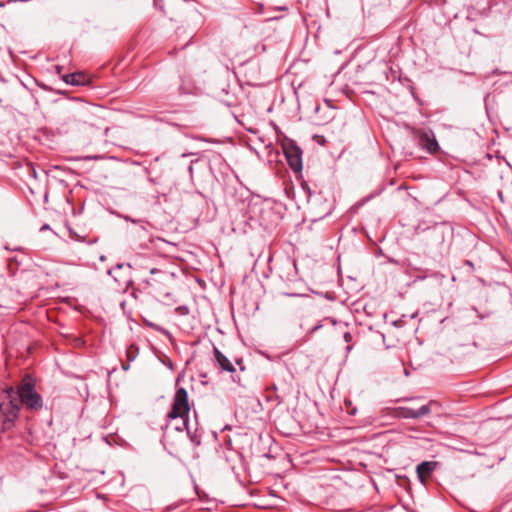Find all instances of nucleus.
<instances>
[{
    "label": "nucleus",
    "mask_w": 512,
    "mask_h": 512,
    "mask_svg": "<svg viewBox=\"0 0 512 512\" xmlns=\"http://www.w3.org/2000/svg\"><path fill=\"white\" fill-rule=\"evenodd\" d=\"M108 274L114 279L120 288L124 291L128 289V274L124 270L123 264H117L108 271Z\"/></svg>",
    "instance_id": "nucleus-6"
},
{
    "label": "nucleus",
    "mask_w": 512,
    "mask_h": 512,
    "mask_svg": "<svg viewBox=\"0 0 512 512\" xmlns=\"http://www.w3.org/2000/svg\"><path fill=\"white\" fill-rule=\"evenodd\" d=\"M232 379H233L234 382H238V383L240 382V379L236 378L234 375H232Z\"/></svg>",
    "instance_id": "nucleus-23"
},
{
    "label": "nucleus",
    "mask_w": 512,
    "mask_h": 512,
    "mask_svg": "<svg viewBox=\"0 0 512 512\" xmlns=\"http://www.w3.org/2000/svg\"><path fill=\"white\" fill-rule=\"evenodd\" d=\"M351 350H352V346L348 345V346L346 347V351H347V352H350Z\"/></svg>",
    "instance_id": "nucleus-24"
},
{
    "label": "nucleus",
    "mask_w": 512,
    "mask_h": 512,
    "mask_svg": "<svg viewBox=\"0 0 512 512\" xmlns=\"http://www.w3.org/2000/svg\"><path fill=\"white\" fill-rule=\"evenodd\" d=\"M419 145L431 154L438 152L440 149L438 141L432 131H422L419 134Z\"/></svg>",
    "instance_id": "nucleus-5"
},
{
    "label": "nucleus",
    "mask_w": 512,
    "mask_h": 512,
    "mask_svg": "<svg viewBox=\"0 0 512 512\" xmlns=\"http://www.w3.org/2000/svg\"><path fill=\"white\" fill-rule=\"evenodd\" d=\"M435 404H436V401H430L428 404L423 405L419 409H417L418 418H421L423 416L430 414L432 411V406Z\"/></svg>",
    "instance_id": "nucleus-11"
},
{
    "label": "nucleus",
    "mask_w": 512,
    "mask_h": 512,
    "mask_svg": "<svg viewBox=\"0 0 512 512\" xmlns=\"http://www.w3.org/2000/svg\"><path fill=\"white\" fill-rule=\"evenodd\" d=\"M288 165L294 172L302 170V150L298 146H291L284 150Z\"/></svg>",
    "instance_id": "nucleus-4"
},
{
    "label": "nucleus",
    "mask_w": 512,
    "mask_h": 512,
    "mask_svg": "<svg viewBox=\"0 0 512 512\" xmlns=\"http://www.w3.org/2000/svg\"><path fill=\"white\" fill-rule=\"evenodd\" d=\"M13 387L0 393V433L11 430L19 417V401H15Z\"/></svg>",
    "instance_id": "nucleus-1"
},
{
    "label": "nucleus",
    "mask_w": 512,
    "mask_h": 512,
    "mask_svg": "<svg viewBox=\"0 0 512 512\" xmlns=\"http://www.w3.org/2000/svg\"><path fill=\"white\" fill-rule=\"evenodd\" d=\"M171 157L169 156V153H163L161 156H158L156 158V160H160V159H170Z\"/></svg>",
    "instance_id": "nucleus-20"
},
{
    "label": "nucleus",
    "mask_w": 512,
    "mask_h": 512,
    "mask_svg": "<svg viewBox=\"0 0 512 512\" xmlns=\"http://www.w3.org/2000/svg\"><path fill=\"white\" fill-rule=\"evenodd\" d=\"M437 465L435 461H423L417 465L416 472L421 483H425V479L433 473Z\"/></svg>",
    "instance_id": "nucleus-7"
},
{
    "label": "nucleus",
    "mask_w": 512,
    "mask_h": 512,
    "mask_svg": "<svg viewBox=\"0 0 512 512\" xmlns=\"http://www.w3.org/2000/svg\"><path fill=\"white\" fill-rule=\"evenodd\" d=\"M176 310L181 315H187L189 313V309L186 306H179Z\"/></svg>",
    "instance_id": "nucleus-14"
},
{
    "label": "nucleus",
    "mask_w": 512,
    "mask_h": 512,
    "mask_svg": "<svg viewBox=\"0 0 512 512\" xmlns=\"http://www.w3.org/2000/svg\"><path fill=\"white\" fill-rule=\"evenodd\" d=\"M356 412H357L356 407H352V408H351V410H348V413H349L350 415H355V414H356Z\"/></svg>",
    "instance_id": "nucleus-21"
},
{
    "label": "nucleus",
    "mask_w": 512,
    "mask_h": 512,
    "mask_svg": "<svg viewBox=\"0 0 512 512\" xmlns=\"http://www.w3.org/2000/svg\"><path fill=\"white\" fill-rule=\"evenodd\" d=\"M345 404H346L347 406H348V405L350 406V405H351V402L345 401Z\"/></svg>",
    "instance_id": "nucleus-26"
},
{
    "label": "nucleus",
    "mask_w": 512,
    "mask_h": 512,
    "mask_svg": "<svg viewBox=\"0 0 512 512\" xmlns=\"http://www.w3.org/2000/svg\"><path fill=\"white\" fill-rule=\"evenodd\" d=\"M133 360V356H132V345H130V358H129V361L131 362Z\"/></svg>",
    "instance_id": "nucleus-22"
},
{
    "label": "nucleus",
    "mask_w": 512,
    "mask_h": 512,
    "mask_svg": "<svg viewBox=\"0 0 512 512\" xmlns=\"http://www.w3.org/2000/svg\"><path fill=\"white\" fill-rule=\"evenodd\" d=\"M322 328V324L321 322H318L311 330H310V333H315L316 331H318L319 329Z\"/></svg>",
    "instance_id": "nucleus-17"
},
{
    "label": "nucleus",
    "mask_w": 512,
    "mask_h": 512,
    "mask_svg": "<svg viewBox=\"0 0 512 512\" xmlns=\"http://www.w3.org/2000/svg\"><path fill=\"white\" fill-rule=\"evenodd\" d=\"M197 153L196 152H182L179 157L181 158H185V157H188V156H192V155H196Z\"/></svg>",
    "instance_id": "nucleus-18"
},
{
    "label": "nucleus",
    "mask_w": 512,
    "mask_h": 512,
    "mask_svg": "<svg viewBox=\"0 0 512 512\" xmlns=\"http://www.w3.org/2000/svg\"><path fill=\"white\" fill-rule=\"evenodd\" d=\"M200 160H201V159H200V158H198V159H194V160H191V161H190V164H189V166H188V172H189V174H190V176H191V177H192V175H193V166H194V164H195V163H198Z\"/></svg>",
    "instance_id": "nucleus-13"
},
{
    "label": "nucleus",
    "mask_w": 512,
    "mask_h": 512,
    "mask_svg": "<svg viewBox=\"0 0 512 512\" xmlns=\"http://www.w3.org/2000/svg\"><path fill=\"white\" fill-rule=\"evenodd\" d=\"M62 79L65 83L73 86L86 85L89 83V76L84 72L65 74Z\"/></svg>",
    "instance_id": "nucleus-8"
},
{
    "label": "nucleus",
    "mask_w": 512,
    "mask_h": 512,
    "mask_svg": "<svg viewBox=\"0 0 512 512\" xmlns=\"http://www.w3.org/2000/svg\"><path fill=\"white\" fill-rule=\"evenodd\" d=\"M396 416L403 419H418L417 410L408 407H398Z\"/></svg>",
    "instance_id": "nucleus-10"
},
{
    "label": "nucleus",
    "mask_w": 512,
    "mask_h": 512,
    "mask_svg": "<svg viewBox=\"0 0 512 512\" xmlns=\"http://www.w3.org/2000/svg\"><path fill=\"white\" fill-rule=\"evenodd\" d=\"M343 339L345 342L350 343L353 340V336L350 332H345L343 335Z\"/></svg>",
    "instance_id": "nucleus-15"
},
{
    "label": "nucleus",
    "mask_w": 512,
    "mask_h": 512,
    "mask_svg": "<svg viewBox=\"0 0 512 512\" xmlns=\"http://www.w3.org/2000/svg\"><path fill=\"white\" fill-rule=\"evenodd\" d=\"M197 140H201L202 142H205L206 140L205 139H202V138H196Z\"/></svg>",
    "instance_id": "nucleus-25"
},
{
    "label": "nucleus",
    "mask_w": 512,
    "mask_h": 512,
    "mask_svg": "<svg viewBox=\"0 0 512 512\" xmlns=\"http://www.w3.org/2000/svg\"><path fill=\"white\" fill-rule=\"evenodd\" d=\"M13 392L15 401H19V409L21 405L28 410L38 411L43 407L41 395L35 389V381L30 375H25L20 384L14 388Z\"/></svg>",
    "instance_id": "nucleus-2"
},
{
    "label": "nucleus",
    "mask_w": 512,
    "mask_h": 512,
    "mask_svg": "<svg viewBox=\"0 0 512 512\" xmlns=\"http://www.w3.org/2000/svg\"><path fill=\"white\" fill-rule=\"evenodd\" d=\"M154 7L161 12H164V1L163 0H154Z\"/></svg>",
    "instance_id": "nucleus-12"
},
{
    "label": "nucleus",
    "mask_w": 512,
    "mask_h": 512,
    "mask_svg": "<svg viewBox=\"0 0 512 512\" xmlns=\"http://www.w3.org/2000/svg\"><path fill=\"white\" fill-rule=\"evenodd\" d=\"M282 295L286 296V297H304L305 296L304 294L288 293V292H283Z\"/></svg>",
    "instance_id": "nucleus-16"
},
{
    "label": "nucleus",
    "mask_w": 512,
    "mask_h": 512,
    "mask_svg": "<svg viewBox=\"0 0 512 512\" xmlns=\"http://www.w3.org/2000/svg\"><path fill=\"white\" fill-rule=\"evenodd\" d=\"M214 357L221 370L235 373L234 365L217 347H214Z\"/></svg>",
    "instance_id": "nucleus-9"
},
{
    "label": "nucleus",
    "mask_w": 512,
    "mask_h": 512,
    "mask_svg": "<svg viewBox=\"0 0 512 512\" xmlns=\"http://www.w3.org/2000/svg\"><path fill=\"white\" fill-rule=\"evenodd\" d=\"M236 364L239 366L241 371L245 370V367L243 366V360L242 359H237L236 360Z\"/></svg>",
    "instance_id": "nucleus-19"
},
{
    "label": "nucleus",
    "mask_w": 512,
    "mask_h": 512,
    "mask_svg": "<svg viewBox=\"0 0 512 512\" xmlns=\"http://www.w3.org/2000/svg\"><path fill=\"white\" fill-rule=\"evenodd\" d=\"M123 366V369H128V366H125L124 364L122 365Z\"/></svg>",
    "instance_id": "nucleus-27"
},
{
    "label": "nucleus",
    "mask_w": 512,
    "mask_h": 512,
    "mask_svg": "<svg viewBox=\"0 0 512 512\" xmlns=\"http://www.w3.org/2000/svg\"><path fill=\"white\" fill-rule=\"evenodd\" d=\"M189 410L188 393L185 388L180 387L176 390L168 417L171 419L181 418L182 425L187 429L188 434H190L188 429Z\"/></svg>",
    "instance_id": "nucleus-3"
}]
</instances>
